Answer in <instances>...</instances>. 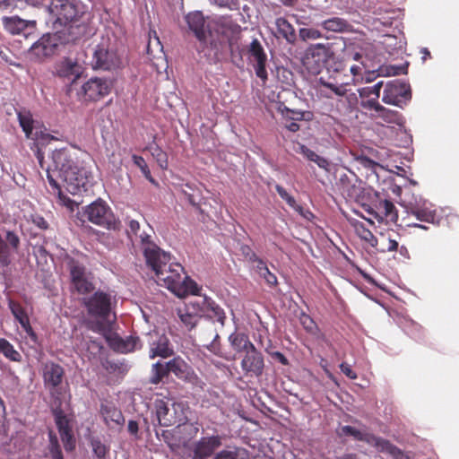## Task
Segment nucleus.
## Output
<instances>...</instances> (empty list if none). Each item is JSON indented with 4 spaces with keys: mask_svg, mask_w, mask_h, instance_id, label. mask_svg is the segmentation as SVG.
<instances>
[{
    "mask_svg": "<svg viewBox=\"0 0 459 459\" xmlns=\"http://www.w3.org/2000/svg\"><path fill=\"white\" fill-rule=\"evenodd\" d=\"M185 22L199 42L198 52L208 57L212 56L217 61L228 45L232 57L238 53L242 59L238 45L239 27L231 21L223 18L206 20L202 12L194 11L185 16Z\"/></svg>",
    "mask_w": 459,
    "mask_h": 459,
    "instance_id": "1",
    "label": "nucleus"
},
{
    "mask_svg": "<svg viewBox=\"0 0 459 459\" xmlns=\"http://www.w3.org/2000/svg\"><path fill=\"white\" fill-rule=\"evenodd\" d=\"M91 174L79 165L74 149L61 148L52 152V167L47 169V178L51 187L62 195V187L73 195L87 190Z\"/></svg>",
    "mask_w": 459,
    "mask_h": 459,
    "instance_id": "2",
    "label": "nucleus"
},
{
    "mask_svg": "<svg viewBox=\"0 0 459 459\" xmlns=\"http://www.w3.org/2000/svg\"><path fill=\"white\" fill-rule=\"evenodd\" d=\"M167 256V259H155L147 264L155 273L157 282L178 298L196 295L199 291L196 282L185 275L180 264L170 262L171 256L169 253Z\"/></svg>",
    "mask_w": 459,
    "mask_h": 459,
    "instance_id": "3",
    "label": "nucleus"
},
{
    "mask_svg": "<svg viewBox=\"0 0 459 459\" xmlns=\"http://www.w3.org/2000/svg\"><path fill=\"white\" fill-rule=\"evenodd\" d=\"M156 419L160 426L170 427L178 425L177 429L183 428L191 435H196L198 427L193 423H186L187 406L182 402H174L169 398L156 399L153 403Z\"/></svg>",
    "mask_w": 459,
    "mask_h": 459,
    "instance_id": "4",
    "label": "nucleus"
},
{
    "mask_svg": "<svg viewBox=\"0 0 459 459\" xmlns=\"http://www.w3.org/2000/svg\"><path fill=\"white\" fill-rule=\"evenodd\" d=\"M76 217L82 224L90 221L106 230H117L119 224L111 208L101 199L82 207L78 211Z\"/></svg>",
    "mask_w": 459,
    "mask_h": 459,
    "instance_id": "5",
    "label": "nucleus"
},
{
    "mask_svg": "<svg viewBox=\"0 0 459 459\" xmlns=\"http://www.w3.org/2000/svg\"><path fill=\"white\" fill-rule=\"evenodd\" d=\"M65 261L70 273L71 284L74 290L82 295L93 291L95 289L93 275L87 270L84 264L71 255H66Z\"/></svg>",
    "mask_w": 459,
    "mask_h": 459,
    "instance_id": "6",
    "label": "nucleus"
},
{
    "mask_svg": "<svg viewBox=\"0 0 459 459\" xmlns=\"http://www.w3.org/2000/svg\"><path fill=\"white\" fill-rule=\"evenodd\" d=\"M48 11L53 27L57 30L59 28L75 22L82 13L77 4L70 0H51Z\"/></svg>",
    "mask_w": 459,
    "mask_h": 459,
    "instance_id": "7",
    "label": "nucleus"
},
{
    "mask_svg": "<svg viewBox=\"0 0 459 459\" xmlns=\"http://www.w3.org/2000/svg\"><path fill=\"white\" fill-rule=\"evenodd\" d=\"M331 47L327 44H312L306 48L301 57L303 66L312 74H318L332 56Z\"/></svg>",
    "mask_w": 459,
    "mask_h": 459,
    "instance_id": "8",
    "label": "nucleus"
},
{
    "mask_svg": "<svg viewBox=\"0 0 459 459\" xmlns=\"http://www.w3.org/2000/svg\"><path fill=\"white\" fill-rule=\"evenodd\" d=\"M83 304L89 316L101 320H107L112 310L111 295L100 290L84 299Z\"/></svg>",
    "mask_w": 459,
    "mask_h": 459,
    "instance_id": "9",
    "label": "nucleus"
},
{
    "mask_svg": "<svg viewBox=\"0 0 459 459\" xmlns=\"http://www.w3.org/2000/svg\"><path fill=\"white\" fill-rule=\"evenodd\" d=\"M411 98L410 85L394 80L386 83L382 100L390 105L400 106L402 102Z\"/></svg>",
    "mask_w": 459,
    "mask_h": 459,
    "instance_id": "10",
    "label": "nucleus"
},
{
    "mask_svg": "<svg viewBox=\"0 0 459 459\" xmlns=\"http://www.w3.org/2000/svg\"><path fill=\"white\" fill-rule=\"evenodd\" d=\"M240 367L245 377H261L265 367L263 354L256 348L248 351L242 358Z\"/></svg>",
    "mask_w": 459,
    "mask_h": 459,
    "instance_id": "11",
    "label": "nucleus"
},
{
    "mask_svg": "<svg viewBox=\"0 0 459 459\" xmlns=\"http://www.w3.org/2000/svg\"><path fill=\"white\" fill-rule=\"evenodd\" d=\"M91 64L93 69L113 70L120 66L121 61L116 51L100 44L94 49Z\"/></svg>",
    "mask_w": 459,
    "mask_h": 459,
    "instance_id": "12",
    "label": "nucleus"
},
{
    "mask_svg": "<svg viewBox=\"0 0 459 459\" xmlns=\"http://www.w3.org/2000/svg\"><path fill=\"white\" fill-rule=\"evenodd\" d=\"M248 59L253 64L255 74L264 82L267 80V56L257 39H254L247 48Z\"/></svg>",
    "mask_w": 459,
    "mask_h": 459,
    "instance_id": "13",
    "label": "nucleus"
},
{
    "mask_svg": "<svg viewBox=\"0 0 459 459\" xmlns=\"http://www.w3.org/2000/svg\"><path fill=\"white\" fill-rule=\"evenodd\" d=\"M111 87V82L106 79L91 78L82 86L83 99L85 101H97L108 95Z\"/></svg>",
    "mask_w": 459,
    "mask_h": 459,
    "instance_id": "14",
    "label": "nucleus"
},
{
    "mask_svg": "<svg viewBox=\"0 0 459 459\" xmlns=\"http://www.w3.org/2000/svg\"><path fill=\"white\" fill-rule=\"evenodd\" d=\"M53 415L65 451H73L75 448L76 442L70 426V420L60 408L53 410Z\"/></svg>",
    "mask_w": 459,
    "mask_h": 459,
    "instance_id": "15",
    "label": "nucleus"
},
{
    "mask_svg": "<svg viewBox=\"0 0 459 459\" xmlns=\"http://www.w3.org/2000/svg\"><path fill=\"white\" fill-rule=\"evenodd\" d=\"M53 74L64 82L74 83L82 74V67L69 57L62 58L55 64Z\"/></svg>",
    "mask_w": 459,
    "mask_h": 459,
    "instance_id": "16",
    "label": "nucleus"
},
{
    "mask_svg": "<svg viewBox=\"0 0 459 459\" xmlns=\"http://www.w3.org/2000/svg\"><path fill=\"white\" fill-rule=\"evenodd\" d=\"M148 338L150 344V359L156 357L166 359L174 354V350L170 345L169 338L165 334H159V333L154 332L149 333Z\"/></svg>",
    "mask_w": 459,
    "mask_h": 459,
    "instance_id": "17",
    "label": "nucleus"
},
{
    "mask_svg": "<svg viewBox=\"0 0 459 459\" xmlns=\"http://www.w3.org/2000/svg\"><path fill=\"white\" fill-rule=\"evenodd\" d=\"M58 48L57 39L55 35L45 34L30 48V55L37 60H42L53 56Z\"/></svg>",
    "mask_w": 459,
    "mask_h": 459,
    "instance_id": "18",
    "label": "nucleus"
},
{
    "mask_svg": "<svg viewBox=\"0 0 459 459\" xmlns=\"http://www.w3.org/2000/svg\"><path fill=\"white\" fill-rule=\"evenodd\" d=\"M64 377L65 369L61 365L53 361H48L43 365V382L52 394H54V390L62 384Z\"/></svg>",
    "mask_w": 459,
    "mask_h": 459,
    "instance_id": "19",
    "label": "nucleus"
},
{
    "mask_svg": "<svg viewBox=\"0 0 459 459\" xmlns=\"http://www.w3.org/2000/svg\"><path fill=\"white\" fill-rule=\"evenodd\" d=\"M222 444L221 436L204 437L196 442L194 447V455L192 459H207L216 449Z\"/></svg>",
    "mask_w": 459,
    "mask_h": 459,
    "instance_id": "20",
    "label": "nucleus"
},
{
    "mask_svg": "<svg viewBox=\"0 0 459 459\" xmlns=\"http://www.w3.org/2000/svg\"><path fill=\"white\" fill-rule=\"evenodd\" d=\"M18 120L22 131L25 133L27 139L38 141L40 137L42 139H54L49 134H44L42 131L34 130V120L32 115L29 111L18 112Z\"/></svg>",
    "mask_w": 459,
    "mask_h": 459,
    "instance_id": "21",
    "label": "nucleus"
},
{
    "mask_svg": "<svg viewBox=\"0 0 459 459\" xmlns=\"http://www.w3.org/2000/svg\"><path fill=\"white\" fill-rule=\"evenodd\" d=\"M143 246V255L146 264L153 262L155 259H167V253L162 251L152 240V237L143 232L139 235Z\"/></svg>",
    "mask_w": 459,
    "mask_h": 459,
    "instance_id": "22",
    "label": "nucleus"
},
{
    "mask_svg": "<svg viewBox=\"0 0 459 459\" xmlns=\"http://www.w3.org/2000/svg\"><path fill=\"white\" fill-rule=\"evenodd\" d=\"M106 340L112 350L120 353L134 351L140 342L138 337L129 336L124 339L117 334L106 336Z\"/></svg>",
    "mask_w": 459,
    "mask_h": 459,
    "instance_id": "23",
    "label": "nucleus"
},
{
    "mask_svg": "<svg viewBox=\"0 0 459 459\" xmlns=\"http://www.w3.org/2000/svg\"><path fill=\"white\" fill-rule=\"evenodd\" d=\"M377 212H374V216L378 221H385L386 223H396L398 221V212L393 202L385 199L380 200L377 205Z\"/></svg>",
    "mask_w": 459,
    "mask_h": 459,
    "instance_id": "24",
    "label": "nucleus"
},
{
    "mask_svg": "<svg viewBox=\"0 0 459 459\" xmlns=\"http://www.w3.org/2000/svg\"><path fill=\"white\" fill-rule=\"evenodd\" d=\"M368 440V445L377 448L378 452L385 453L393 456L394 459H399L403 455V452L396 446L393 445L389 440L372 434Z\"/></svg>",
    "mask_w": 459,
    "mask_h": 459,
    "instance_id": "25",
    "label": "nucleus"
},
{
    "mask_svg": "<svg viewBox=\"0 0 459 459\" xmlns=\"http://www.w3.org/2000/svg\"><path fill=\"white\" fill-rule=\"evenodd\" d=\"M100 413L104 419L105 423L109 428L122 426L125 422V418L122 411L113 405H104L100 407Z\"/></svg>",
    "mask_w": 459,
    "mask_h": 459,
    "instance_id": "26",
    "label": "nucleus"
},
{
    "mask_svg": "<svg viewBox=\"0 0 459 459\" xmlns=\"http://www.w3.org/2000/svg\"><path fill=\"white\" fill-rule=\"evenodd\" d=\"M202 310L207 315L208 317L224 325L226 315L222 307H221L211 298L204 297Z\"/></svg>",
    "mask_w": 459,
    "mask_h": 459,
    "instance_id": "27",
    "label": "nucleus"
},
{
    "mask_svg": "<svg viewBox=\"0 0 459 459\" xmlns=\"http://www.w3.org/2000/svg\"><path fill=\"white\" fill-rule=\"evenodd\" d=\"M180 193L184 195L186 200L195 208V210L200 213H204V210L201 207V204L199 202L202 196V191L196 187L195 185L191 183H186L181 186Z\"/></svg>",
    "mask_w": 459,
    "mask_h": 459,
    "instance_id": "28",
    "label": "nucleus"
},
{
    "mask_svg": "<svg viewBox=\"0 0 459 459\" xmlns=\"http://www.w3.org/2000/svg\"><path fill=\"white\" fill-rule=\"evenodd\" d=\"M229 342L232 349L237 352L252 351L255 346L251 342L248 335L245 333L234 332L229 336Z\"/></svg>",
    "mask_w": 459,
    "mask_h": 459,
    "instance_id": "29",
    "label": "nucleus"
},
{
    "mask_svg": "<svg viewBox=\"0 0 459 459\" xmlns=\"http://www.w3.org/2000/svg\"><path fill=\"white\" fill-rule=\"evenodd\" d=\"M168 367L169 373H173L179 379H190L193 374L191 368L180 357H175L168 361Z\"/></svg>",
    "mask_w": 459,
    "mask_h": 459,
    "instance_id": "30",
    "label": "nucleus"
},
{
    "mask_svg": "<svg viewBox=\"0 0 459 459\" xmlns=\"http://www.w3.org/2000/svg\"><path fill=\"white\" fill-rule=\"evenodd\" d=\"M4 26L12 34L22 33L28 27L34 28L36 22L25 21L18 16L5 17L3 20Z\"/></svg>",
    "mask_w": 459,
    "mask_h": 459,
    "instance_id": "31",
    "label": "nucleus"
},
{
    "mask_svg": "<svg viewBox=\"0 0 459 459\" xmlns=\"http://www.w3.org/2000/svg\"><path fill=\"white\" fill-rule=\"evenodd\" d=\"M321 26L327 31L332 32H346L350 30L351 24L342 18L340 17H333L322 22Z\"/></svg>",
    "mask_w": 459,
    "mask_h": 459,
    "instance_id": "32",
    "label": "nucleus"
},
{
    "mask_svg": "<svg viewBox=\"0 0 459 459\" xmlns=\"http://www.w3.org/2000/svg\"><path fill=\"white\" fill-rule=\"evenodd\" d=\"M278 33L289 43H294L297 35L294 27L283 17L276 19L275 22Z\"/></svg>",
    "mask_w": 459,
    "mask_h": 459,
    "instance_id": "33",
    "label": "nucleus"
},
{
    "mask_svg": "<svg viewBox=\"0 0 459 459\" xmlns=\"http://www.w3.org/2000/svg\"><path fill=\"white\" fill-rule=\"evenodd\" d=\"M411 213L414 215L419 221L428 223H434L436 221V211L428 207L425 204L422 206H413L411 208Z\"/></svg>",
    "mask_w": 459,
    "mask_h": 459,
    "instance_id": "34",
    "label": "nucleus"
},
{
    "mask_svg": "<svg viewBox=\"0 0 459 459\" xmlns=\"http://www.w3.org/2000/svg\"><path fill=\"white\" fill-rule=\"evenodd\" d=\"M169 375L168 362L161 363L160 361L152 366V376L149 382L152 385L160 384L164 377Z\"/></svg>",
    "mask_w": 459,
    "mask_h": 459,
    "instance_id": "35",
    "label": "nucleus"
},
{
    "mask_svg": "<svg viewBox=\"0 0 459 459\" xmlns=\"http://www.w3.org/2000/svg\"><path fill=\"white\" fill-rule=\"evenodd\" d=\"M147 149L152 156L156 160L157 163L162 169H167L169 161L167 153L153 141Z\"/></svg>",
    "mask_w": 459,
    "mask_h": 459,
    "instance_id": "36",
    "label": "nucleus"
},
{
    "mask_svg": "<svg viewBox=\"0 0 459 459\" xmlns=\"http://www.w3.org/2000/svg\"><path fill=\"white\" fill-rule=\"evenodd\" d=\"M351 225L354 227L356 233L361 239L369 242L373 247L377 245V238L368 229L365 227L363 222L355 221L354 222L351 223Z\"/></svg>",
    "mask_w": 459,
    "mask_h": 459,
    "instance_id": "37",
    "label": "nucleus"
},
{
    "mask_svg": "<svg viewBox=\"0 0 459 459\" xmlns=\"http://www.w3.org/2000/svg\"><path fill=\"white\" fill-rule=\"evenodd\" d=\"M0 353L12 361H20L21 354L14 349L13 345L6 339L0 338Z\"/></svg>",
    "mask_w": 459,
    "mask_h": 459,
    "instance_id": "38",
    "label": "nucleus"
},
{
    "mask_svg": "<svg viewBox=\"0 0 459 459\" xmlns=\"http://www.w3.org/2000/svg\"><path fill=\"white\" fill-rule=\"evenodd\" d=\"M275 190L281 196V198L284 200L290 207L294 209L299 214L305 216V214L303 213V207L297 204L295 198L292 195H290L283 186H281V185H276Z\"/></svg>",
    "mask_w": 459,
    "mask_h": 459,
    "instance_id": "39",
    "label": "nucleus"
},
{
    "mask_svg": "<svg viewBox=\"0 0 459 459\" xmlns=\"http://www.w3.org/2000/svg\"><path fill=\"white\" fill-rule=\"evenodd\" d=\"M8 307H9L13 316L20 323V325H22V323H24L25 321L30 319L25 309L18 301H15L13 299H9Z\"/></svg>",
    "mask_w": 459,
    "mask_h": 459,
    "instance_id": "40",
    "label": "nucleus"
},
{
    "mask_svg": "<svg viewBox=\"0 0 459 459\" xmlns=\"http://www.w3.org/2000/svg\"><path fill=\"white\" fill-rule=\"evenodd\" d=\"M320 83L322 86L331 90L336 96H345L348 92L347 85L348 82H326L323 78H320Z\"/></svg>",
    "mask_w": 459,
    "mask_h": 459,
    "instance_id": "41",
    "label": "nucleus"
},
{
    "mask_svg": "<svg viewBox=\"0 0 459 459\" xmlns=\"http://www.w3.org/2000/svg\"><path fill=\"white\" fill-rule=\"evenodd\" d=\"M178 316L181 322L189 329H193L198 323L200 316L197 314L191 313L188 308L185 311L179 310Z\"/></svg>",
    "mask_w": 459,
    "mask_h": 459,
    "instance_id": "42",
    "label": "nucleus"
},
{
    "mask_svg": "<svg viewBox=\"0 0 459 459\" xmlns=\"http://www.w3.org/2000/svg\"><path fill=\"white\" fill-rule=\"evenodd\" d=\"M342 431L346 436H351L358 441H363L368 444V440L370 439L372 434L370 433H363L360 430L355 429L351 426H343L342 428Z\"/></svg>",
    "mask_w": 459,
    "mask_h": 459,
    "instance_id": "43",
    "label": "nucleus"
},
{
    "mask_svg": "<svg viewBox=\"0 0 459 459\" xmlns=\"http://www.w3.org/2000/svg\"><path fill=\"white\" fill-rule=\"evenodd\" d=\"M91 445L93 450L94 455L99 459H105L107 455L109 452V447L107 446L105 444H103L100 439L98 438H92L91 441Z\"/></svg>",
    "mask_w": 459,
    "mask_h": 459,
    "instance_id": "44",
    "label": "nucleus"
},
{
    "mask_svg": "<svg viewBox=\"0 0 459 459\" xmlns=\"http://www.w3.org/2000/svg\"><path fill=\"white\" fill-rule=\"evenodd\" d=\"M280 111L286 120L301 121L305 119L306 112L301 110L290 109L286 106L280 108Z\"/></svg>",
    "mask_w": 459,
    "mask_h": 459,
    "instance_id": "45",
    "label": "nucleus"
},
{
    "mask_svg": "<svg viewBox=\"0 0 459 459\" xmlns=\"http://www.w3.org/2000/svg\"><path fill=\"white\" fill-rule=\"evenodd\" d=\"M132 159H133L134 165H136L141 169V171L143 172L144 177L150 182L154 183V179L152 177L151 171H150L149 167H148L147 163L145 162L144 159L142 156H138L135 154L133 155Z\"/></svg>",
    "mask_w": 459,
    "mask_h": 459,
    "instance_id": "46",
    "label": "nucleus"
},
{
    "mask_svg": "<svg viewBox=\"0 0 459 459\" xmlns=\"http://www.w3.org/2000/svg\"><path fill=\"white\" fill-rule=\"evenodd\" d=\"M299 38L304 41L322 38L321 31L314 28H301L299 30Z\"/></svg>",
    "mask_w": 459,
    "mask_h": 459,
    "instance_id": "47",
    "label": "nucleus"
},
{
    "mask_svg": "<svg viewBox=\"0 0 459 459\" xmlns=\"http://www.w3.org/2000/svg\"><path fill=\"white\" fill-rule=\"evenodd\" d=\"M383 86V82H378L372 87H364L359 90V94L361 98H368L374 94L377 99L380 96V91Z\"/></svg>",
    "mask_w": 459,
    "mask_h": 459,
    "instance_id": "48",
    "label": "nucleus"
},
{
    "mask_svg": "<svg viewBox=\"0 0 459 459\" xmlns=\"http://www.w3.org/2000/svg\"><path fill=\"white\" fill-rule=\"evenodd\" d=\"M11 263V252L8 245L3 240L0 242V264L7 266Z\"/></svg>",
    "mask_w": 459,
    "mask_h": 459,
    "instance_id": "49",
    "label": "nucleus"
},
{
    "mask_svg": "<svg viewBox=\"0 0 459 459\" xmlns=\"http://www.w3.org/2000/svg\"><path fill=\"white\" fill-rule=\"evenodd\" d=\"M381 110H378L377 117H381L384 121L387 123L395 122L398 117V112L388 109L384 106H381Z\"/></svg>",
    "mask_w": 459,
    "mask_h": 459,
    "instance_id": "50",
    "label": "nucleus"
},
{
    "mask_svg": "<svg viewBox=\"0 0 459 459\" xmlns=\"http://www.w3.org/2000/svg\"><path fill=\"white\" fill-rule=\"evenodd\" d=\"M50 455L52 459H64L60 446L56 437H51L50 439Z\"/></svg>",
    "mask_w": 459,
    "mask_h": 459,
    "instance_id": "51",
    "label": "nucleus"
},
{
    "mask_svg": "<svg viewBox=\"0 0 459 459\" xmlns=\"http://www.w3.org/2000/svg\"><path fill=\"white\" fill-rule=\"evenodd\" d=\"M5 239L8 242L9 246L14 250L17 251L20 247V238L19 236L13 232L8 230L6 232Z\"/></svg>",
    "mask_w": 459,
    "mask_h": 459,
    "instance_id": "52",
    "label": "nucleus"
},
{
    "mask_svg": "<svg viewBox=\"0 0 459 459\" xmlns=\"http://www.w3.org/2000/svg\"><path fill=\"white\" fill-rule=\"evenodd\" d=\"M360 106H361V108H363L365 109H368V110L373 109L376 112H378V110L382 109L381 108L382 105L379 104L377 98L367 100H362L360 102Z\"/></svg>",
    "mask_w": 459,
    "mask_h": 459,
    "instance_id": "53",
    "label": "nucleus"
},
{
    "mask_svg": "<svg viewBox=\"0 0 459 459\" xmlns=\"http://www.w3.org/2000/svg\"><path fill=\"white\" fill-rule=\"evenodd\" d=\"M265 351L274 359L278 360L281 365H289V359L286 356L280 351H273L268 347L265 348Z\"/></svg>",
    "mask_w": 459,
    "mask_h": 459,
    "instance_id": "54",
    "label": "nucleus"
},
{
    "mask_svg": "<svg viewBox=\"0 0 459 459\" xmlns=\"http://www.w3.org/2000/svg\"><path fill=\"white\" fill-rule=\"evenodd\" d=\"M358 162L366 169L375 170V169L379 166L377 162L373 160L366 157L360 156L357 159Z\"/></svg>",
    "mask_w": 459,
    "mask_h": 459,
    "instance_id": "55",
    "label": "nucleus"
},
{
    "mask_svg": "<svg viewBox=\"0 0 459 459\" xmlns=\"http://www.w3.org/2000/svg\"><path fill=\"white\" fill-rule=\"evenodd\" d=\"M249 260L251 262H256L257 263L256 268H257V271H258L260 275L264 272H265V270L268 269L266 264L262 259H260L254 252H251V255L249 256Z\"/></svg>",
    "mask_w": 459,
    "mask_h": 459,
    "instance_id": "56",
    "label": "nucleus"
},
{
    "mask_svg": "<svg viewBox=\"0 0 459 459\" xmlns=\"http://www.w3.org/2000/svg\"><path fill=\"white\" fill-rule=\"evenodd\" d=\"M340 369L350 379L355 380L358 378L357 373L351 369V366L348 363L342 362L340 365Z\"/></svg>",
    "mask_w": 459,
    "mask_h": 459,
    "instance_id": "57",
    "label": "nucleus"
},
{
    "mask_svg": "<svg viewBox=\"0 0 459 459\" xmlns=\"http://www.w3.org/2000/svg\"><path fill=\"white\" fill-rule=\"evenodd\" d=\"M237 451L222 450L216 454L212 459H238Z\"/></svg>",
    "mask_w": 459,
    "mask_h": 459,
    "instance_id": "58",
    "label": "nucleus"
},
{
    "mask_svg": "<svg viewBox=\"0 0 459 459\" xmlns=\"http://www.w3.org/2000/svg\"><path fill=\"white\" fill-rule=\"evenodd\" d=\"M31 221L40 230H47L48 228V221L40 215H31Z\"/></svg>",
    "mask_w": 459,
    "mask_h": 459,
    "instance_id": "59",
    "label": "nucleus"
},
{
    "mask_svg": "<svg viewBox=\"0 0 459 459\" xmlns=\"http://www.w3.org/2000/svg\"><path fill=\"white\" fill-rule=\"evenodd\" d=\"M103 349V345L97 340H90L88 343V350L94 355L100 354Z\"/></svg>",
    "mask_w": 459,
    "mask_h": 459,
    "instance_id": "60",
    "label": "nucleus"
},
{
    "mask_svg": "<svg viewBox=\"0 0 459 459\" xmlns=\"http://www.w3.org/2000/svg\"><path fill=\"white\" fill-rule=\"evenodd\" d=\"M384 241H385V247L382 249V252H393V251L397 250L399 245L395 239L387 238L384 239Z\"/></svg>",
    "mask_w": 459,
    "mask_h": 459,
    "instance_id": "61",
    "label": "nucleus"
},
{
    "mask_svg": "<svg viewBox=\"0 0 459 459\" xmlns=\"http://www.w3.org/2000/svg\"><path fill=\"white\" fill-rule=\"evenodd\" d=\"M261 276L265 280L266 283L270 286H275L277 284V277L275 274L271 273L269 269L265 270Z\"/></svg>",
    "mask_w": 459,
    "mask_h": 459,
    "instance_id": "62",
    "label": "nucleus"
},
{
    "mask_svg": "<svg viewBox=\"0 0 459 459\" xmlns=\"http://www.w3.org/2000/svg\"><path fill=\"white\" fill-rule=\"evenodd\" d=\"M21 326L26 332V333L30 337V339L32 341H36L37 340V334H36V333L34 332V330L32 329V327L30 325V319H28L27 321L22 323L21 325Z\"/></svg>",
    "mask_w": 459,
    "mask_h": 459,
    "instance_id": "63",
    "label": "nucleus"
},
{
    "mask_svg": "<svg viewBox=\"0 0 459 459\" xmlns=\"http://www.w3.org/2000/svg\"><path fill=\"white\" fill-rule=\"evenodd\" d=\"M300 153L310 161H313L314 159H316V157L317 156V153H316L314 151H312L311 149L305 145L300 146Z\"/></svg>",
    "mask_w": 459,
    "mask_h": 459,
    "instance_id": "64",
    "label": "nucleus"
}]
</instances>
